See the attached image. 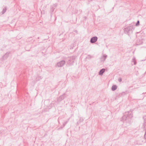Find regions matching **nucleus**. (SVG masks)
<instances>
[{"mask_svg": "<svg viewBox=\"0 0 146 146\" xmlns=\"http://www.w3.org/2000/svg\"><path fill=\"white\" fill-rule=\"evenodd\" d=\"M133 117V114L131 111H127L121 118V121L125 123L126 125L128 126L130 124L131 119Z\"/></svg>", "mask_w": 146, "mask_h": 146, "instance_id": "1", "label": "nucleus"}, {"mask_svg": "<svg viewBox=\"0 0 146 146\" xmlns=\"http://www.w3.org/2000/svg\"><path fill=\"white\" fill-rule=\"evenodd\" d=\"M134 29L133 26L131 25L128 26L126 28H125L123 30L125 34H126L129 36L132 33Z\"/></svg>", "mask_w": 146, "mask_h": 146, "instance_id": "2", "label": "nucleus"}, {"mask_svg": "<svg viewBox=\"0 0 146 146\" xmlns=\"http://www.w3.org/2000/svg\"><path fill=\"white\" fill-rule=\"evenodd\" d=\"M75 57V56H72L70 57H68L67 58L68 60L67 62V64L66 65L67 66H69L72 65L74 60Z\"/></svg>", "mask_w": 146, "mask_h": 146, "instance_id": "3", "label": "nucleus"}, {"mask_svg": "<svg viewBox=\"0 0 146 146\" xmlns=\"http://www.w3.org/2000/svg\"><path fill=\"white\" fill-rule=\"evenodd\" d=\"M136 144L139 145H142L146 142V139L143 137H140L136 141Z\"/></svg>", "mask_w": 146, "mask_h": 146, "instance_id": "4", "label": "nucleus"}, {"mask_svg": "<svg viewBox=\"0 0 146 146\" xmlns=\"http://www.w3.org/2000/svg\"><path fill=\"white\" fill-rule=\"evenodd\" d=\"M65 62L64 60H62L58 62L56 64V67H61L63 66L65 64Z\"/></svg>", "mask_w": 146, "mask_h": 146, "instance_id": "5", "label": "nucleus"}, {"mask_svg": "<svg viewBox=\"0 0 146 146\" xmlns=\"http://www.w3.org/2000/svg\"><path fill=\"white\" fill-rule=\"evenodd\" d=\"M98 37L97 36H94L91 38L90 42L92 43H93L97 41Z\"/></svg>", "mask_w": 146, "mask_h": 146, "instance_id": "6", "label": "nucleus"}, {"mask_svg": "<svg viewBox=\"0 0 146 146\" xmlns=\"http://www.w3.org/2000/svg\"><path fill=\"white\" fill-rule=\"evenodd\" d=\"M7 7L5 6L4 8H3L2 11L0 12V14L1 15L5 13L6 12L7 10Z\"/></svg>", "mask_w": 146, "mask_h": 146, "instance_id": "7", "label": "nucleus"}, {"mask_svg": "<svg viewBox=\"0 0 146 146\" xmlns=\"http://www.w3.org/2000/svg\"><path fill=\"white\" fill-rule=\"evenodd\" d=\"M107 57V55H104L101 56L100 60L101 61H104L106 60V58Z\"/></svg>", "mask_w": 146, "mask_h": 146, "instance_id": "8", "label": "nucleus"}, {"mask_svg": "<svg viewBox=\"0 0 146 146\" xmlns=\"http://www.w3.org/2000/svg\"><path fill=\"white\" fill-rule=\"evenodd\" d=\"M57 5V4H56L54 5L53 6L51 7V10L50 12L51 14L53 12L55 8H54V7H55Z\"/></svg>", "mask_w": 146, "mask_h": 146, "instance_id": "9", "label": "nucleus"}, {"mask_svg": "<svg viewBox=\"0 0 146 146\" xmlns=\"http://www.w3.org/2000/svg\"><path fill=\"white\" fill-rule=\"evenodd\" d=\"M105 70L104 68L101 69L99 72V74L100 75H102L105 71Z\"/></svg>", "mask_w": 146, "mask_h": 146, "instance_id": "10", "label": "nucleus"}, {"mask_svg": "<svg viewBox=\"0 0 146 146\" xmlns=\"http://www.w3.org/2000/svg\"><path fill=\"white\" fill-rule=\"evenodd\" d=\"M64 98V97L63 95L60 96L58 99V101H60L62 100H63Z\"/></svg>", "mask_w": 146, "mask_h": 146, "instance_id": "11", "label": "nucleus"}, {"mask_svg": "<svg viewBox=\"0 0 146 146\" xmlns=\"http://www.w3.org/2000/svg\"><path fill=\"white\" fill-rule=\"evenodd\" d=\"M9 53L8 52H7L3 56V59H7L8 57L9 56Z\"/></svg>", "mask_w": 146, "mask_h": 146, "instance_id": "12", "label": "nucleus"}, {"mask_svg": "<svg viewBox=\"0 0 146 146\" xmlns=\"http://www.w3.org/2000/svg\"><path fill=\"white\" fill-rule=\"evenodd\" d=\"M117 88V86L116 85H113L111 87V90L113 91H115V90Z\"/></svg>", "mask_w": 146, "mask_h": 146, "instance_id": "13", "label": "nucleus"}, {"mask_svg": "<svg viewBox=\"0 0 146 146\" xmlns=\"http://www.w3.org/2000/svg\"><path fill=\"white\" fill-rule=\"evenodd\" d=\"M41 79L42 78L40 76H38L36 78V81H38Z\"/></svg>", "mask_w": 146, "mask_h": 146, "instance_id": "14", "label": "nucleus"}, {"mask_svg": "<svg viewBox=\"0 0 146 146\" xmlns=\"http://www.w3.org/2000/svg\"><path fill=\"white\" fill-rule=\"evenodd\" d=\"M146 127V120L145 121H144V123L143 124V125L142 126V127L143 128H145Z\"/></svg>", "mask_w": 146, "mask_h": 146, "instance_id": "15", "label": "nucleus"}, {"mask_svg": "<svg viewBox=\"0 0 146 146\" xmlns=\"http://www.w3.org/2000/svg\"><path fill=\"white\" fill-rule=\"evenodd\" d=\"M70 119V118H69L68 120L67 121H66L64 123H63V127H64L65 125L68 122V121L69 119Z\"/></svg>", "mask_w": 146, "mask_h": 146, "instance_id": "16", "label": "nucleus"}, {"mask_svg": "<svg viewBox=\"0 0 146 146\" xmlns=\"http://www.w3.org/2000/svg\"><path fill=\"white\" fill-rule=\"evenodd\" d=\"M139 21L138 20L136 24H135V25L136 26H137L138 25H139Z\"/></svg>", "mask_w": 146, "mask_h": 146, "instance_id": "17", "label": "nucleus"}, {"mask_svg": "<svg viewBox=\"0 0 146 146\" xmlns=\"http://www.w3.org/2000/svg\"><path fill=\"white\" fill-rule=\"evenodd\" d=\"M84 119L82 117H80V122H82L84 120Z\"/></svg>", "mask_w": 146, "mask_h": 146, "instance_id": "18", "label": "nucleus"}, {"mask_svg": "<svg viewBox=\"0 0 146 146\" xmlns=\"http://www.w3.org/2000/svg\"><path fill=\"white\" fill-rule=\"evenodd\" d=\"M135 57H134L132 60V62H134L135 61Z\"/></svg>", "mask_w": 146, "mask_h": 146, "instance_id": "19", "label": "nucleus"}, {"mask_svg": "<svg viewBox=\"0 0 146 146\" xmlns=\"http://www.w3.org/2000/svg\"><path fill=\"white\" fill-rule=\"evenodd\" d=\"M118 81L119 82H121L122 81V80H121V78H119V80H118Z\"/></svg>", "mask_w": 146, "mask_h": 146, "instance_id": "20", "label": "nucleus"}, {"mask_svg": "<svg viewBox=\"0 0 146 146\" xmlns=\"http://www.w3.org/2000/svg\"><path fill=\"white\" fill-rule=\"evenodd\" d=\"M134 65H135L136 64V63H137V62H136V61H135L134 62Z\"/></svg>", "mask_w": 146, "mask_h": 146, "instance_id": "21", "label": "nucleus"}, {"mask_svg": "<svg viewBox=\"0 0 146 146\" xmlns=\"http://www.w3.org/2000/svg\"><path fill=\"white\" fill-rule=\"evenodd\" d=\"M62 127H60L59 128H58V129L59 130V129H62Z\"/></svg>", "mask_w": 146, "mask_h": 146, "instance_id": "22", "label": "nucleus"}, {"mask_svg": "<svg viewBox=\"0 0 146 146\" xmlns=\"http://www.w3.org/2000/svg\"><path fill=\"white\" fill-rule=\"evenodd\" d=\"M74 32L76 33H77V30H75L74 31Z\"/></svg>", "mask_w": 146, "mask_h": 146, "instance_id": "23", "label": "nucleus"}, {"mask_svg": "<svg viewBox=\"0 0 146 146\" xmlns=\"http://www.w3.org/2000/svg\"><path fill=\"white\" fill-rule=\"evenodd\" d=\"M143 118L144 119H146V116H144L143 117Z\"/></svg>", "mask_w": 146, "mask_h": 146, "instance_id": "24", "label": "nucleus"}]
</instances>
